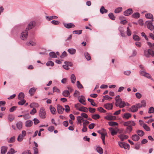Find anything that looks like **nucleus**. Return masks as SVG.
<instances>
[{
  "mask_svg": "<svg viewBox=\"0 0 154 154\" xmlns=\"http://www.w3.org/2000/svg\"><path fill=\"white\" fill-rule=\"evenodd\" d=\"M35 25V23L34 22L31 21L29 23L25 30L22 32L21 33L20 38L21 39L23 40H26L28 35V30L33 28L34 26Z\"/></svg>",
  "mask_w": 154,
  "mask_h": 154,
  "instance_id": "f257e3e1",
  "label": "nucleus"
},
{
  "mask_svg": "<svg viewBox=\"0 0 154 154\" xmlns=\"http://www.w3.org/2000/svg\"><path fill=\"white\" fill-rule=\"evenodd\" d=\"M144 55L146 57H149L151 56H154V52L152 49H149L147 51L145 50L144 51Z\"/></svg>",
  "mask_w": 154,
  "mask_h": 154,
  "instance_id": "f03ea898",
  "label": "nucleus"
},
{
  "mask_svg": "<svg viewBox=\"0 0 154 154\" xmlns=\"http://www.w3.org/2000/svg\"><path fill=\"white\" fill-rule=\"evenodd\" d=\"M39 116L42 119H44L46 117V111L44 107H42L40 109L39 111Z\"/></svg>",
  "mask_w": 154,
  "mask_h": 154,
  "instance_id": "7ed1b4c3",
  "label": "nucleus"
},
{
  "mask_svg": "<svg viewBox=\"0 0 154 154\" xmlns=\"http://www.w3.org/2000/svg\"><path fill=\"white\" fill-rule=\"evenodd\" d=\"M146 23L147 28L150 30L152 31L154 29V26L152 24L151 21H146Z\"/></svg>",
  "mask_w": 154,
  "mask_h": 154,
  "instance_id": "20e7f679",
  "label": "nucleus"
},
{
  "mask_svg": "<svg viewBox=\"0 0 154 154\" xmlns=\"http://www.w3.org/2000/svg\"><path fill=\"white\" fill-rule=\"evenodd\" d=\"M135 123L133 121H128L125 122L124 123V125L127 126L128 127H131L135 125Z\"/></svg>",
  "mask_w": 154,
  "mask_h": 154,
  "instance_id": "39448f33",
  "label": "nucleus"
},
{
  "mask_svg": "<svg viewBox=\"0 0 154 154\" xmlns=\"http://www.w3.org/2000/svg\"><path fill=\"white\" fill-rule=\"evenodd\" d=\"M85 99V97L83 96H81L78 98L79 102L84 105H86Z\"/></svg>",
  "mask_w": 154,
  "mask_h": 154,
  "instance_id": "423d86ee",
  "label": "nucleus"
},
{
  "mask_svg": "<svg viewBox=\"0 0 154 154\" xmlns=\"http://www.w3.org/2000/svg\"><path fill=\"white\" fill-rule=\"evenodd\" d=\"M138 109L136 105H133L128 109V111L133 112H137Z\"/></svg>",
  "mask_w": 154,
  "mask_h": 154,
  "instance_id": "0eeeda50",
  "label": "nucleus"
},
{
  "mask_svg": "<svg viewBox=\"0 0 154 154\" xmlns=\"http://www.w3.org/2000/svg\"><path fill=\"white\" fill-rule=\"evenodd\" d=\"M57 112L58 113L62 114L64 110V108L60 105H58L57 107Z\"/></svg>",
  "mask_w": 154,
  "mask_h": 154,
  "instance_id": "6e6552de",
  "label": "nucleus"
},
{
  "mask_svg": "<svg viewBox=\"0 0 154 154\" xmlns=\"http://www.w3.org/2000/svg\"><path fill=\"white\" fill-rule=\"evenodd\" d=\"M133 12V11L132 9L129 8L125 11L124 12V15L125 16H128L132 14Z\"/></svg>",
  "mask_w": 154,
  "mask_h": 154,
  "instance_id": "1a4fd4ad",
  "label": "nucleus"
},
{
  "mask_svg": "<svg viewBox=\"0 0 154 154\" xmlns=\"http://www.w3.org/2000/svg\"><path fill=\"white\" fill-rule=\"evenodd\" d=\"M105 119L109 120H115L116 119V117L115 116L109 115L106 116Z\"/></svg>",
  "mask_w": 154,
  "mask_h": 154,
  "instance_id": "9d476101",
  "label": "nucleus"
},
{
  "mask_svg": "<svg viewBox=\"0 0 154 154\" xmlns=\"http://www.w3.org/2000/svg\"><path fill=\"white\" fill-rule=\"evenodd\" d=\"M64 26L67 29L71 28H74L75 27V25L72 23H64Z\"/></svg>",
  "mask_w": 154,
  "mask_h": 154,
  "instance_id": "9b49d317",
  "label": "nucleus"
},
{
  "mask_svg": "<svg viewBox=\"0 0 154 154\" xmlns=\"http://www.w3.org/2000/svg\"><path fill=\"white\" fill-rule=\"evenodd\" d=\"M33 122L30 120H28L25 122V126L26 127H29L32 126Z\"/></svg>",
  "mask_w": 154,
  "mask_h": 154,
  "instance_id": "f8f14e48",
  "label": "nucleus"
},
{
  "mask_svg": "<svg viewBox=\"0 0 154 154\" xmlns=\"http://www.w3.org/2000/svg\"><path fill=\"white\" fill-rule=\"evenodd\" d=\"M104 107L106 109H111L113 107V105L112 103H107L104 105Z\"/></svg>",
  "mask_w": 154,
  "mask_h": 154,
  "instance_id": "ddd939ff",
  "label": "nucleus"
},
{
  "mask_svg": "<svg viewBox=\"0 0 154 154\" xmlns=\"http://www.w3.org/2000/svg\"><path fill=\"white\" fill-rule=\"evenodd\" d=\"M78 110L82 112H87L88 111V109L84 106H82L78 109Z\"/></svg>",
  "mask_w": 154,
  "mask_h": 154,
  "instance_id": "4468645a",
  "label": "nucleus"
},
{
  "mask_svg": "<svg viewBox=\"0 0 154 154\" xmlns=\"http://www.w3.org/2000/svg\"><path fill=\"white\" fill-rule=\"evenodd\" d=\"M23 123L21 121L18 122L16 124V126L17 128L19 130L21 129L22 127Z\"/></svg>",
  "mask_w": 154,
  "mask_h": 154,
  "instance_id": "2eb2a0df",
  "label": "nucleus"
},
{
  "mask_svg": "<svg viewBox=\"0 0 154 154\" xmlns=\"http://www.w3.org/2000/svg\"><path fill=\"white\" fill-rule=\"evenodd\" d=\"M118 137L122 141H123L124 140L128 138V136L122 134L119 135Z\"/></svg>",
  "mask_w": 154,
  "mask_h": 154,
  "instance_id": "dca6fc26",
  "label": "nucleus"
},
{
  "mask_svg": "<svg viewBox=\"0 0 154 154\" xmlns=\"http://www.w3.org/2000/svg\"><path fill=\"white\" fill-rule=\"evenodd\" d=\"M8 147L6 146H3L1 148V153L2 154H5L7 152Z\"/></svg>",
  "mask_w": 154,
  "mask_h": 154,
  "instance_id": "f3484780",
  "label": "nucleus"
},
{
  "mask_svg": "<svg viewBox=\"0 0 154 154\" xmlns=\"http://www.w3.org/2000/svg\"><path fill=\"white\" fill-rule=\"evenodd\" d=\"M131 138L133 140L135 141H138L140 139V137L136 134L133 135Z\"/></svg>",
  "mask_w": 154,
  "mask_h": 154,
  "instance_id": "a211bd4d",
  "label": "nucleus"
},
{
  "mask_svg": "<svg viewBox=\"0 0 154 154\" xmlns=\"http://www.w3.org/2000/svg\"><path fill=\"white\" fill-rule=\"evenodd\" d=\"M69 53L72 55L75 54L76 53V50L74 48H69L68 50Z\"/></svg>",
  "mask_w": 154,
  "mask_h": 154,
  "instance_id": "6ab92c4d",
  "label": "nucleus"
},
{
  "mask_svg": "<svg viewBox=\"0 0 154 154\" xmlns=\"http://www.w3.org/2000/svg\"><path fill=\"white\" fill-rule=\"evenodd\" d=\"M109 130L110 131L111 134L112 136H113L116 134L117 133V131H116L115 130L113 129L112 128H109Z\"/></svg>",
  "mask_w": 154,
  "mask_h": 154,
  "instance_id": "aec40b11",
  "label": "nucleus"
},
{
  "mask_svg": "<svg viewBox=\"0 0 154 154\" xmlns=\"http://www.w3.org/2000/svg\"><path fill=\"white\" fill-rule=\"evenodd\" d=\"M24 94L23 92H20L18 96V99L19 100L23 99L24 98Z\"/></svg>",
  "mask_w": 154,
  "mask_h": 154,
  "instance_id": "412c9836",
  "label": "nucleus"
},
{
  "mask_svg": "<svg viewBox=\"0 0 154 154\" xmlns=\"http://www.w3.org/2000/svg\"><path fill=\"white\" fill-rule=\"evenodd\" d=\"M39 105L38 103H33L30 105L29 106L31 108H33L34 107L37 108L39 106Z\"/></svg>",
  "mask_w": 154,
  "mask_h": 154,
  "instance_id": "4be33fe9",
  "label": "nucleus"
},
{
  "mask_svg": "<svg viewBox=\"0 0 154 154\" xmlns=\"http://www.w3.org/2000/svg\"><path fill=\"white\" fill-rule=\"evenodd\" d=\"M100 11L101 14H103L104 13H106L108 11V10L105 9L103 6H102L100 8Z\"/></svg>",
  "mask_w": 154,
  "mask_h": 154,
  "instance_id": "5701e85b",
  "label": "nucleus"
},
{
  "mask_svg": "<svg viewBox=\"0 0 154 154\" xmlns=\"http://www.w3.org/2000/svg\"><path fill=\"white\" fill-rule=\"evenodd\" d=\"M63 95L65 97H67L69 95L70 93L68 90H64L62 93Z\"/></svg>",
  "mask_w": 154,
  "mask_h": 154,
  "instance_id": "b1692460",
  "label": "nucleus"
},
{
  "mask_svg": "<svg viewBox=\"0 0 154 154\" xmlns=\"http://www.w3.org/2000/svg\"><path fill=\"white\" fill-rule=\"evenodd\" d=\"M131 114L130 113L128 112L125 113L123 115V117L126 119H128L129 118L131 117Z\"/></svg>",
  "mask_w": 154,
  "mask_h": 154,
  "instance_id": "393cba45",
  "label": "nucleus"
},
{
  "mask_svg": "<svg viewBox=\"0 0 154 154\" xmlns=\"http://www.w3.org/2000/svg\"><path fill=\"white\" fill-rule=\"evenodd\" d=\"M136 132L138 135L140 137L142 136L144 134V132L141 130H137L136 131Z\"/></svg>",
  "mask_w": 154,
  "mask_h": 154,
  "instance_id": "a878e982",
  "label": "nucleus"
},
{
  "mask_svg": "<svg viewBox=\"0 0 154 154\" xmlns=\"http://www.w3.org/2000/svg\"><path fill=\"white\" fill-rule=\"evenodd\" d=\"M108 124L109 125L111 126H117L118 125V124L117 122L112 121L109 122H108Z\"/></svg>",
  "mask_w": 154,
  "mask_h": 154,
  "instance_id": "bb28decb",
  "label": "nucleus"
},
{
  "mask_svg": "<svg viewBox=\"0 0 154 154\" xmlns=\"http://www.w3.org/2000/svg\"><path fill=\"white\" fill-rule=\"evenodd\" d=\"M50 109L52 114L54 115L55 114V112L56 110L54 107H52V106H50Z\"/></svg>",
  "mask_w": 154,
  "mask_h": 154,
  "instance_id": "cd10ccee",
  "label": "nucleus"
},
{
  "mask_svg": "<svg viewBox=\"0 0 154 154\" xmlns=\"http://www.w3.org/2000/svg\"><path fill=\"white\" fill-rule=\"evenodd\" d=\"M35 91L36 89L34 88H31L29 89V93L31 95H32L34 94Z\"/></svg>",
  "mask_w": 154,
  "mask_h": 154,
  "instance_id": "c85d7f7f",
  "label": "nucleus"
},
{
  "mask_svg": "<svg viewBox=\"0 0 154 154\" xmlns=\"http://www.w3.org/2000/svg\"><path fill=\"white\" fill-rule=\"evenodd\" d=\"M77 119L78 123H79L81 125L82 123V121H84V119L82 118L81 116H78L77 117Z\"/></svg>",
  "mask_w": 154,
  "mask_h": 154,
  "instance_id": "c756f323",
  "label": "nucleus"
},
{
  "mask_svg": "<svg viewBox=\"0 0 154 154\" xmlns=\"http://www.w3.org/2000/svg\"><path fill=\"white\" fill-rule=\"evenodd\" d=\"M26 45H32V46H35L36 45V43L33 42L32 41H29V42H27L26 43Z\"/></svg>",
  "mask_w": 154,
  "mask_h": 154,
  "instance_id": "7c9ffc66",
  "label": "nucleus"
},
{
  "mask_svg": "<svg viewBox=\"0 0 154 154\" xmlns=\"http://www.w3.org/2000/svg\"><path fill=\"white\" fill-rule=\"evenodd\" d=\"M96 150L97 152L100 154H102L103 153V149L100 147H97L96 148Z\"/></svg>",
  "mask_w": 154,
  "mask_h": 154,
  "instance_id": "2f4dec72",
  "label": "nucleus"
},
{
  "mask_svg": "<svg viewBox=\"0 0 154 154\" xmlns=\"http://www.w3.org/2000/svg\"><path fill=\"white\" fill-rule=\"evenodd\" d=\"M85 56L86 59L88 60H90L91 59V57L90 54L87 52H85L84 54Z\"/></svg>",
  "mask_w": 154,
  "mask_h": 154,
  "instance_id": "473e14b6",
  "label": "nucleus"
},
{
  "mask_svg": "<svg viewBox=\"0 0 154 154\" xmlns=\"http://www.w3.org/2000/svg\"><path fill=\"white\" fill-rule=\"evenodd\" d=\"M140 14L137 12L134 13L132 15V17L135 18H137L140 17Z\"/></svg>",
  "mask_w": 154,
  "mask_h": 154,
  "instance_id": "72a5a7b5",
  "label": "nucleus"
},
{
  "mask_svg": "<svg viewBox=\"0 0 154 154\" xmlns=\"http://www.w3.org/2000/svg\"><path fill=\"white\" fill-rule=\"evenodd\" d=\"M70 78L72 83H74L76 80V77L75 75L73 74H72L71 75Z\"/></svg>",
  "mask_w": 154,
  "mask_h": 154,
  "instance_id": "f704fd0d",
  "label": "nucleus"
},
{
  "mask_svg": "<svg viewBox=\"0 0 154 154\" xmlns=\"http://www.w3.org/2000/svg\"><path fill=\"white\" fill-rule=\"evenodd\" d=\"M119 30L121 33L122 36L125 37V34L124 33V30L122 28H119Z\"/></svg>",
  "mask_w": 154,
  "mask_h": 154,
  "instance_id": "c9c22d12",
  "label": "nucleus"
},
{
  "mask_svg": "<svg viewBox=\"0 0 154 154\" xmlns=\"http://www.w3.org/2000/svg\"><path fill=\"white\" fill-rule=\"evenodd\" d=\"M122 101L121 99H118V100H116V102L115 103L116 106H119V105L121 103H122Z\"/></svg>",
  "mask_w": 154,
  "mask_h": 154,
  "instance_id": "e433bc0d",
  "label": "nucleus"
},
{
  "mask_svg": "<svg viewBox=\"0 0 154 154\" xmlns=\"http://www.w3.org/2000/svg\"><path fill=\"white\" fill-rule=\"evenodd\" d=\"M102 136L101 137H105V136L106 135L107 133L106 130L103 128L102 129Z\"/></svg>",
  "mask_w": 154,
  "mask_h": 154,
  "instance_id": "4c0bfd02",
  "label": "nucleus"
},
{
  "mask_svg": "<svg viewBox=\"0 0 154 154\" xmlns=\"http://www.w3.org/2000/svg\"><path fill=\"white\" fill-rule=\"evenodd\" d=\"M49 56L50 57L53 58H55L57 57V56L56 54L55 53L53 52H51L49 53Z\"/></svg>",
  "mask_w": 154,
  "mask_h": 154,
  "instance_id": "58836bf2",
  "label": "nucleus"
},
{
  "mask_svg": "<svg viewBox=\"0 0 154 154\" xmlns=\"http://www.w3.org/2000/svg\"><path fill=\"white\" fill-rule=\"evenodd\" d=\"M92 118L94 119H97L100 118V116L98 114H94L92 115Z\"/></svg>",
  "mask_w": 154,
  "mask_h": 154,
  "instance_id": "ea45409f",
  "label": "nucleus"
},
{
  "mask_svg": "<svg viewBox=\"0 0 154 154\" xmlns=\"http://www.w3.org/2000/svg\"><path fill=\"white\" fill-rule=\"evenodd\" d=\"M122 8L121 7H119L116 8L114 12L116 13H118L122 11Z\"/></svg>",
  "mask_w": 154,
  "mask_h": 154,
  "instance_id": "a19ab883",
  "label": "nucleus"
},
{
  "mask_svg": "<svg viewBox=\"0 0 154 154\" xmlns=\"http://www.w3.org/2000/svg\"><path fill=\"white\" fill-rule=\"evenodd\" d=\"M88 100L91 103V104L94 106H95L96 105L94 101V100L93 99L88 98Z\"/></svg>",
  "mask_w": 154,
  "mask_h": 154,
  "instance_id": "79ce46f5",
  "label": "nucleus"
},
{
  "mask_svg": "<svg viewBox=\"0 0 154 154\" xmlns=\"http://www.w3.org/2000/svg\"><path fill=\"white\" fill-rule=\"evenodd\" d=\"M143 127L147 131H149L150 130L149 127L145 124H143Z\"/></svg>",
  "mask_w": 154,
  "mask_h": 154,
  "instance_id": "37998d69",
  "label": "nucleus"
},
{
  "mask_svg": "<svg viewBox=\"0 0 154 154\" xmlns=\"http://www.w3.org/2000/svg\"><path fill=\"white\" fill-rule=\"evenodd\" d=\"M8 118L9 121L11 122L14 119V117L12 115H9L8 116Z\"/></svg>",
  "mask_w": 154,
  "mask_h": 154,
  "instance_id": "c03bdc74",
  "label": "nucleus"
},
{
  "mask_svg": "<svg viewBox=\"0 0 154 154\" xmlns=\"http://www.w3.org/2000/svg\"><path fill=\"white\" fill-rule=\"evenodd\" d=\"M26 102L25 100L22 99L18 102V104L20 105H23Z\"/></svg>",
  "mask_w": 154,
  "mask_h": 154,
  "instance_id": "a18cd8bd",
  "label": "nucleus"
},
{
  "mask_svg": "<svg viewBox=\"0 0 154 154\" xmlns=\"http://www.w3.org/2000/svg\"><path fill=\"white\" fill-rule=\"evenodd\" d=\"M23 138V136L21 134H20L18 137L17 140L19 142H21L22 141Z\"/></svg>",
  "mask_w": 154,
  "mask_h": 154,
  "instance_id": "49530a36",
  "label": "nucleus"
},
{
  "mask_svg": "<svg viewBox=\"0 0 154 154\" xmlns=\"http://www.w3.org/2000/svg\"><path fill=\"white\" fill-rule=\"evenodd\" d=\"M15 140V138L14 136H13L11 137L9 140L8 141L9 143H12L14 142Z\"/></svg>",
  "mask_w": 154,
  "mask_h": 154,
  "instance_id": "de8ad7c7",
  "label": "nucleus"
},
{
  "mask_svg": "<svg viewBox=\"0 0 154 154\" xmlns=\"http://www.w3.org/2000/svg\"><path fill=\"white\" fill-rule=\"evenodd\" d=\"M145 17L147 18L150 19L151 18H153V16L152 15L148 13L147 14H145Z\"/></svg>",
  "mask_w": 154,
  "mask_h": 154,
  "instance_id": "09e8293b",
  "label": "nucleus"
},
{
  "mask_svg": "<svg viewBox=\"0 0 154 154\" xmlns=\"http://www.w3.org/2000/svg\"><path fill=\"white\" fill-rule=\"evenodd\" d=\"M110 19L112 20H114L115 19V17H114L113 13H110L108 15Z\"/></svg>",
  "mask_w": 154,
  "mask_h": 154,
  "instance_id": "8fccbe9b",
  "label": "nucleus"
},
{
  "mask_svg": "<svg viewBox=\"0 0 154 154\" xmlns=\"http://www.w3.org/2000/svg\"><path fill=\"white\" fill-rule=\"evenodd\" d=\"M16 152L14 149L11 148L10 149L8 152L7 154H13Z\"/></svg>",
  "mask_w": 154,
  "mask_h": 154,
  "instance_id": "3c124183",
  "label": "nucleus"
},
{
  "mask_svg": "<svg viewBox=\"0 0 154 154\" xmlns=\"http://www.w3.org/2000/svg\"><path fill=\"white\" fill-rule=\"evenodd\" d=\"M77 87L79 88H83L82 85L79 81H77Z\"/></svg>",
  "mask_w": 154,
  "mask_h": 154,
  "instance_id": "603ef678",
  "label": "nucleus"
},
{
  "mask_svg": "<svg viewBox=\"0 0 154 154\" xmlns=\"http://www.w3.org/2000/svg\"><path fill=\"white\" fill-rule=\"evenodd\" d=\"M148 112L149 113H153L154 112V108L151 107L149 108Z\"/></svg>",
  "mask_w": 154,
  "mask_h": 154,
  "instance_id": "864d4df0",
  "label": "nucleus"
},
{
  "mask_svg": "<svg viewBox=\"0 0 154 154\" xmlns=\"http://www.w3.org/2000/svg\"><path fill=\"white\" fill-rule=\"evenodd\" d=\"M133 39L136 41H138L140 40V38L139 37L136 35H134L133 36Z\"/></svg>",
  "mask_w": 154,
  "mask_h": 154,
  "instance_id": "5fc2aeb1",
  "label": "nucleus"
},
{
  "mask_svg": "<svg viewBox=\"0 0 154 154\" xmlns=\"http://www.w3.org/2000/svg\"><path fill=\"white\" fill-rule=\"evenodd\" d=\"M54 65V63L52 61H48L46 63V65L47 66H53Z\"/></svg>",
  "mask_w": 154,
  "mask_h": 154,
  "instance_id": "6e6d98bb",
  "label": "nucleus"
},
{
  "mask_svg": "<svg viewBox=\"0 0 154 154\" xmlns=\"http://www.w3.org/2000/svg\"><path fill=\"white\" fill-rule=\"evenodd\" d=\"M97 110L101 112L105 113L106 111L101 107H99L97 109Z\"/></svg>",
  "mask_w": 154,
  "mask_h": 154,
  "instance_id": "4d7b16f0",
  "label": "nucleus"
},
{
  "mask_svg": "<svg viewBox=\"0 0 154 154\" xmlns=\"http://www.w3.org/2000/svg\"><path fill=\"white\" fill-rule=\"evenodd\" d=\"M139 73H140V75L143 76H145L147 74V73L144 70L140 71Z\"/></svg>",
  "mask_w": 154,
  "mask_h": 154,
  "instance_id": "13d9d810",
  "label": "nucleus"
},
{
  "mask_svg": "<svg viewBox=\"0 0 154 154\" xmlns=\"http://www.w3.org/2000/svg\"><path fill=\"white\" fill-rule=\"evenodd\" d=\"M51 23L55 25H57L59 24L60 22L57 20H53L51 21Z\"/></svg>",
  "mask_w": 154,
  "mask_h": 154,
  "instance_id": "bf43d9fd",
  "label": "nucleus"
},
{
  "mask_svg": "<svg viewBox=\"0 0 154 154\" xmlns=\"http://www.w3.org/2000/svg\"><path fill=\"white\" fill-rule=\"evenodd\" d=\"M136 97L138 99H140L142 97V95L139 93L137 92L135 94Z\"/></svg>",
  "mask_w": 154,
  "mask_h": 154,
  "instance_id": "052dcab7",
  "label": "nucleus"
},
{
  "mask_svg": "<svg viewBox=\"0 0 154 154\" xmlns=\"http://www.w3.org/2000/svg\"><path fill=\"white\" fill-rule=\"evenodd\" d=\"M127 33L128 35L130 36L131 35V30L129 28V27L127 28Z\"/></svg>",
  "mask_w": 154,
  "mask_h": 154,
  "instance_id": "680f3d73",
  "label": "nucleus"
},
{
  "mask_svg": "<svg viewBox=\"0 0 154 154\" xmlns=\"http://www.w3.org/2000/svg\"><path fill=\"white\" fill-rule=\"evenodd\" d=\"M131 72L130 70L125 71L124 72V74L126 75H129L131 74Z\"/></svg>",
  "mask_w": 154,
  "mask_h": 154,
  "instance_id": "e2e57ef3",
  "label": "nucleus"
},
{
  "mask_svg": "<svg viewBox=\"0 0 154 154\" xmlns=\"http://www.w3.org/2000/svg\"><path fill=\"white\" fill-rule=\"evenodd\" d=\"M132 130L131 127H127L126 129V131L128 133H130Z\"/></svg>",
  "mask_w": 154,
  "mask_h": 154,
  "instance_id": "0e129e2a",
  "label": "nucleus"
},
{
  "mask_svg": "<svg viewBox=\"0 0 154 154\" xmlns=\"http://www.w3.org/2000/svg\"><path fill=\"white\" fill-rule=\"evenodd\" d=\"M126 105L125 103V102L122 101V103H121V104L119 105V107L120 108H122L124 107Z\"/></svg>",
  "mask_w": 154,
  "mask_h": 154,
  "instance_id": "69168bd1",
  "label": "nucleus"
},
{
  "mask_svg": "<svg viewBox=\"0 0 154 154\" xmlns=\"http://www.w3.org/2000/svg\"><path fill=\"white\" fill-rule=\"evenodd\" d=\"M36 112V109L35 108H33L32 111L30 112V113L32 115H34Z\"/></svg>",
  "mask_w": 154,
  "mask_h": 154,
  "instance_id": "338daca9",
  "label": "nucleus"
},
{
  "mask_svg": "<svg viewBox=\"0 0 154 154\" xmlns=\"http://www.w3.org/2000/svg\"><path fill=\"white\" fill-rule=\"evenodd\" d=\"M33 149L34 152V154H37L38 152V148L36 147H33Z\"/></svg>",
  "mask_w": 154,
  "mask_h": 154,
  "instance_id": "774afa93",
  "label": "nucleus"
}]
</instances>
